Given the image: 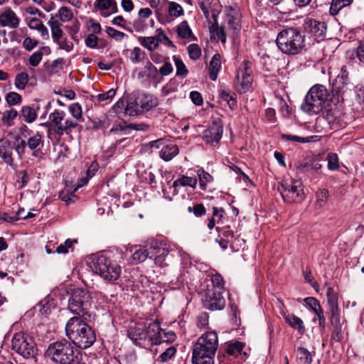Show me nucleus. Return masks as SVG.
<instances>
[{
    "label": "nucleus",
    "instance_id": "obj_1",
    "mask_svg": "<svg viewBox=\"0 0 364 364\" xmlns=\"http://www.w3.org/2000/svg\"><path fill=\"white\" fill-rule=\"evenodd\" d=\"M90 318L73 316L65 325V334L70 342L82 349L90 347L96 341L94 330L87 323Z\"/></svg>",
    "mask_w": 364,
    "mask_h": 364
},
{
    "label": "nucleus",
    "instance_id": "obj_2",
    "mask_svg": "<svg viewBox=\"0 0 364 364\" xmlns=\"http://www.w3.org/2000/svg\"><path fill=\"white\" fill-rule=\"evenodd\" d=\"M218 348V333L215 331L203 333L193 346V364H214Z\"/></svg>",
    "mask_w": 364,
    "mask_h": 364
},
{
    "label": "nucleus",
    "instance_id": "obj_3",
    "mask_svg": "<svg viewBox=\"0 0 364 364\" xmlns=\"http://www.w3.org/2000/svg\"><path fill=\"white\" fill-rule=\"evenodd\" d=\"M46 355L55 364H80L82 360L80 352L65 339L50 343Z\"/></svg>",
    "mask_w": 364,
    "mask_h": 364
},
{
    "label": "nucleus",
    "instance_id": "obj_4",
    "mask_svg": "<svg viewBox=\"0 0 364 364\" xmlns=\"http://www.w3.org/2000/svg\"><path fill=\"white\" fill-rule=\"evenodd\" d=\"M90 267L92 271L108 282L117 281L122 273L118 262L108 254H97L90 257Z\"/></svg>",
    "mask_w": 364,
    "mask_h": 364
},
{
    "label": "nucleus",
    "instance_id": "obj_5",
    "mask_svg": "<svg viewBox=\"0 0 364 364\" xmlns=\"http://www.w3.org/2000/svg\"><path fill=\"white\" fill-rule=\"evenodd\" d=\"M276 43L278 48L288 55H295L305 50V37L296 28L282 30L277 35Z\"/></svg>",
    "mask_w": 364,
    "mask_h": 364
},
{
    "label": "nucleus",
    "instance_id": "obj_6",
    "mask_svg": "<svg viewBox=\"0 0 364 364\" xmlns=\"http://www.w3.org/2000/svg\"><path fill=\"white\" fill-rule=\"evenodd\" d=\"M68 294V309L75 316L91 318L92 298L90 291L83 288H73Z\"/></svg>",
    "mask_w": 364,
    "mask_h": 364
},
{
    "label": "nucleus",
    "instance_id": "obj_7",
    "mask_svg": "<svg viewBox=\"0 0 364 364\" xmlns=\"http://www.w3.org/2000/svg\"><path fill=\"white\" fill-rule=\"evenodd\" d=\"M330 94L324 85H316L307 93L301 108L309 114L320 112L328 100Z\"/></svg>",
    "mask_w": 364,
    "mask_h": 364
},
{
    "label": "nucleus",
    "instance_id": "obj_8",
    "mask_svg": "<svg viewBox=\"0 0 364 364\" xmlns=\"http://www.w3.org/2000/svg\"><path fill=\"white\" fill-rule=\"evenodd\" d=\"M282 198L287 203H301L305 198L301 181L293 180L291 183L282 182L278 186Z\"/></svg>",
    "mask_w": 364,
    "mask_h": 364
},
{
    "label": "nucleus",
    "instance_id": "obj_9",
    "mask_svg": "<svg viewBox=\"0 0 364 364\" xmlns=\"http://www.w3.org/2000/svg\"><path fill=\"white\" fill-rule=\"evenodd\" d=\"M11 346L13 350L26 358L35 357L38 350L33 338L22 333L14 334Z\"/></svg>",
    "mask_w": 364,
    "mask_h": 364
},
{
    "label": "nucleus",
    "instance_id": "obj_10",
    "mask_svg": "<svg viewBox=\"0 0 364 364\" xmlns=\"http://www.w3.org/2000/svg\"><path fill=\"white\" fill-rule=\"evenodd\" d=\"M252 63L249 60H244L237 70L235 80V87L242 93L247 92L251 87L253 77L252 75Z\"/></svg>",
    "mask_w": 364,
    "mask_h": 364
},
{
    "label": "nucleus",
    "instance_id": "obj_11",
    "mask_svg": "<svg viewBox=\"0 0 364 364\" xmlns=\"http://www.w3.org/2000/svg\"><path fill=\"white\" fill-rule=\"evenodd\" d=\"M223 291L220 288H208L202 299L205 308L211 310H222L225 306V299Z\"/></svg>",
    "mask_w": 364,
    "mask_h": 364
},
{
    "label": "nucleus",
    "instance_id": "obj_12",
    "mask_svg": "<svg viewBox=\"0 0 364 364\" xmlns=\"http://www.w3.org/2000/svg\"><path fill=\"white\" fill-rule=\"evenodd\" d=\"M173 250L174 246L168 242H156L150 245V259L160 266L166 265V257Z\"/></svg>",
    "mask_w": 364,
    "mask_h": 364
},
{
    "label": "nucleus",
    "instance_id": "obj_13",
    "mask_svg": "<svg viewBox=\"0 0 364 364\" xmlns=\"http://www.w3.org/2000/svg\"><path fill=\"white\" fill-rule=\"evenodd\" d=\"M349 78L348 72L343 68L341 73L334 79L332 83V95L336 96L337 100H343V95L348 90Z\"/></svg>",
    "mask_w": 364,
    "mask_h": 364
},
{
    "label": "nucleus",
    "instance_id": "obj_14",
    "mask_svg": "<svg viewBox=\"0 0 364 364\" xmlns=\"http://www.w3.org/2000/svg\"><path fill=\"white\" fill-rule=\"evenodd\" d=\"M245 344L240 341L229 342L225 344V352L228 357L239 358L238 362H243L247 358V353L244 350Z\"/></svg>",
    "mask_w": 364,
    "mask_h": 364
},
{
    "label": "nucleus",
    "instance_id": "obj_15",
    "mask_svg": "<svg viewBox=\"0 0 364 364\" xmlns=\"http://www.w3.org/2000/svg\"><path fill=\"white\" fill-rule=\"evenodd\" d=\"M303 26L306 32L316 38L323 36L326 33L327 28L325 22L313 18L306 19Z\"/></svg>",
    "mask_w": 364,
    "mask_h": 364
},
{
    "label": "nucleus",
    "instance_id": "obj_16",
    "mask_svg": "<svg viewBox=\"0 0 364 364\" xmlns=\"http://www.w3.org/2000/svg\"><path fill=\"white\" fill-rule=\"evenodd\" d=\"M15 147V143L8 139L0 140V157L9 166L14 165V159L12 157L13 151Z\"/></svg>",
    "mask_w": 364,
    "mask_h": 364
},
{
    "label": "nucleus",
    "instance_id": "obj_17",
    "mask_svg": "<svg viewBox=\"0 0 364 364\" xmlns=\"http://www.w3.org/2000/svg\"><path fill=\"white\" fill-rule=\"evenodd\" d=\"M223 129L221 126L214 124L203 133V140L208 144L218 143L222 138Z\"/></svg>",
    "mask_w": 364,
    "mask_h": 364
},
{
    "label": "nucleus",
    "instance_id": "obj_18",
    "mask_svg": "<svg viewBox=\"0 0 364 364\" xmlns=\"http://www.w3.org/2000/svg\"><path fill=\"white\" fill-rule=\"evenodd\" d=\"M19 23L20 19L11 9H6L0 15V24L3 27L16 28Z\"/></svg>",
    "mask_w": 364,
    "mask_h": 364
},
{
    "label": "nucleus",
    "instance_id": "obj_19",
    "mask_svg": "<svg viewBox=\"0 0 364 364\" xmlns=\"http://www.w3.org/2000/svg\"><path fill=\"white\" fill-rule=\"evenodd\" d=\"M162 328L158 320L149 324L146 329V335L147 340L151 342V345H159V340L162 333Z\"/></svg>",
    "mask_w": 364,
    "mask_h": 364
},
{
    "label": "nucleus",
    "instance_id": "obj_20",
    "mask_svg": "<svg viewBox=\"0 0 364 364\" xmlns=\"http://www.w3.org/2000/svg\"><path fill=\"white\" fill-rule=\"evenodd\" d=\"M197 183L198 179L196 177L186 176L184 175L179 176V177L177 179H176L173 183V194L177 195L178 193V189L181 187L188 186L193 188H196Z\"/></svg>",
    "mask_w": 364,
    "mask_h": 364
},
{
    "label": "nucleus",
    "instance_id": "obj_21",
    "mask_svg": "<svg viewBox=\"0 0 364 364\" xmlns=\"http://www.w3.org/2000/svg\"><path fill=\"white\" fill-rule=\"evenodd\" d=\"M127 333L129 338L136 346H141V342H145L147 340L146 330L143 327H130Z\"/></svg>",
    "mask_w": 364,
    "mask_h": 364
},
{
    "label": "nucleus",
    "instance_id": "obj_22",
    "mask_svg": "<svg viewBox=\"0 0 364 364\" xmlns=\"http://www.w3.org/2000/svg\"><path fill=\"white\" fill-rule=\"evenodd\" d=\"M131 252H132L131 259L134 264L143 262L147 258H150V245L135 247Z\"/></svg>",
    "mask_w": 364,
    "mask_h": 364
},
{
    "label": "nucleus",
    "instance_id": "obj_23",
    "mask_svg": "<svg viewBox=\"0 0 364 364\" xmlns=\"http://www.w3.org/2000/svg\"><path fill=\"white\" fill-rule=\"evenodd\" d=\"M178 152L179 149L177 145L172 143H164L159 152V155L163 160L168 161L176 156Z\"/></svg>",
    "mask_w": 364,
    "mask_h": 364
},
{
    "label": "nucleus",
    "instance_id": "obj_24",
    "mask_svg": "<svg viewBox=\"0 0 364 364\" xmlns=\"http://www.w3.org/2000/svg\"><path fill=\"white\" fill-rule=\"evenodd\" d=\"M65 115V113L64 112L58 110H55L49 114V119L54 125L53 130L60 136L62 135V130L64 129L63 128V123L62 121L64 119Z\"/></svg>",
    "mask_w": 364,
    "mask_h": 364
},
{
    "label": "nucleus",
    "instance_id": "obj_25",
    "mask_svg": "<svg viewBox=\"0 0 364 364\" xmlns=\"http://www.w3.org/2000/svg\"><path fill=\"white\" fill-rule=\"evenodd\" d=\"M220 68H221V56L220 54L215 53L213 56V58L209 63V66H208L209 76L212 80H213V81L216 80V79L218 77V72L220 71Z\"/></svg>",
    "mask_w": 364,
    "mask_h": 364
},
{
    "label": "nucleus",
    "instance_id": "obj_26",
    "mask_svg": "<svg viewBox=\"0 0 364 364\" xmlns=\"http://www.w3.org/2000/svg\"><path fill=\"white\" fill-rule=\"evenodd\" d=\"M139 100V106L142 111L150 110L153 107H155L158 105L159 102L157 97L152 95H143L140 98H138Z\"/></svg>",
    "mask_w": 364,
    "mask_h": 364
},
{
    "label": "nucleus",
    "instance_id": "obj_27",
    "mask_svg": "<svg viewBox=\"0 0 364 364\" xmlns=\"http://www.w3.org/2000/svg\"><path fill=\"white\" fill-rule=\"evenodd\" d=\"M286 323H287L291 327L298 331L301 334H303L305 331V326L303 321L295 316L293 314H286L284 316Z\"/></svg>",
    "mask_w": 364,
    "mask_h": 364
},
{
    "label": "nucleus",
    "instance_id": "obj_28",
    "mask_svg": "<svg viewBox=\"0 0 364 364\" xmlns=\"http://www.w3.org/2000/svg\"><path fill=\"white\" fill-rule=\"evenodd\" d=\"M27 146L30 150L33 151V155L36 156V152L40 150L41 147L43 146L42 135L37 132L29 137L27 141Z\"/></svg>",
    "mask_w": 364,
    "mask_h": 364
},
{
    "label": "nucleus",
    "instance_id": "obj_29",
    "mask_svg": "<svg viewBox=\"0 0 364 364\" xmlns=\"http://www.w3.org/2000/svg\"><path fill=\"white\" fill-rule=\"evenodd\" d=\"M95 7L100 10H110L111 14H115L118 11L117 4L115 0H95Z\"/></svg>",
    "mask_w": 364,
    "mask_h": 364
},
{
    "label": "nucleus",
    "instance_id": "obj_30",
    "mask_svg": "<svg viewBox=\"0 0 364 364\" xmlns=\"http://www.w3.org/2000/svg\"><path fill=\"white\" fill-rule=\"evenodd\" d=\"M48 25L50 27L52 38L53 41L58 42L62 36L63 31L60 28L61 23L57 19H54V17H51L50 20L48 21Z\"/></svg>",
    "mask_w": 364,
    "mask_h": 364
},
{
    "label": "nucleus",
    "instance_id": "obj_31",
    "mask_svg": "<svg viewBox=\"0 0 364 364\" xmlns=\"http://www.w3.org/2000/svg\"><path fill=\"white\" fill-rule=\"evenodd\" d=\"M52 17H54V19L58 20L59 22L65 23L72 20L73 13L70 8L62 6L58 9V13Z\"/></svg>",
    "mask_w": 364,
    "mask_h": 364
},
{
    "label": "nucleus",
    "instance_id": "obj_32",
    "mask_svg": "<svg viewBox=\"0 0 364 364\" xmlns=\"http://www.w3.org/2000/svg\"><path fill=\"white\" fill-rule=\"evenodd\" d=\"M326 296L328 311L338 309L337 292L333 287H327Z\"/></svg>",
    "mask_w": 364,
    "mask_h": 364
},
{
    "label": "nucleus",
    "instance_id": "obj_33",
    "mask_svg": "<svg viewBox=\"0 0 364 364\" xmlns=\"http://www.w3.org/2000/svg\"><path fill=\"white\" fill-rule=\"evenodd\" d=\"M197 174L199 179V186L201 190L205 191L207 189L208 183L213 181V177L208 172L205 171L203 168L197 171Z\"/></svg>",
    "mask_w": 364,
    "mask_h": 364
},
{
    "label": "nucleus",
    "instance_id": "obj_34",
    "mask_svg": "<svg viewBox=\"0 0 364 364\" xmlns=\"http://www.w3.org/2000/svg\"><path fill=\"white\" fill-rule=\"evenodd\" d=\"M138 41L143 47L150 51H153L158 48L157 39L155 36H139Z\"/></svg>",
    "mask_w": 364,
    "mask_h": 364
},
{
    "label": "nucleus",
    "instance_id": "obj_35",
    "mask_svg": "<svg viewBox=\"0 0 364 364\" xmlns=\"http://www.w3.org/2000/svg\"><path fill=\"white\" fill-rule=\"evenodd\" d=\"M20 117H23V120L28 123L34 122L37 118V113L31 107L24 106L21 109Z\"/></svg>",
    "mask_w": 364,
    "mask_h": 364
},
{
    "label": "nucleus",
    "instance_id": "obj_36",
    "mask_svg": "<svg viewBox=\"0 0 364 364\" xmlns=\"http://www.w3.org/2000/svg\"><path fill=\"white\" fill-rule=\"evenodd\" d=\"M316 203L315 206L316 208H321L323 207L328 199V190L323 188L318 190L316 193Z\"/></svg>",
    "mask_w": 364,
    "mask_h": 364
},
{
    "label": "nucleus",
    "instance_id": "obj_37",
    "mask_svg": "<svg viewBox=\"0 0 364 364\" xmlns=\"http://www.w3.org/2000/svg\"><path fill=\"white\" fill-rule=\"evenodd\" d=\"M141 112L142 110L140 108L139 102L138 103L136 100H134L127 103L124 113L125 115L135 117Z\"/></svg>",
    "mask_w": 364,
    "mask_h": 364
},
{
    "label": "nucleus",
    "instance_id": "obj_38",
    "mask_svg": "<svg viewBox=\"0 0 364 364\" xmlns=\"http://www.w3.org/2000/svg\"><path fill=\"white\" fill-rule=\"evenodd\" d=\"M173 59L176 65V75L182 77H186L188 73V70L183 60L175 55L173 57Z\"/></svg>",
    "mask_w": 364,
    "mask_h": 364
},
{
    "label": "nucleus",
    "instance_id": "obj_39",
    "mask_svg": "<svg viewBox=\"0 0 364 364\" xmlns=\"http://www.w3.org/2000/svg\"><path fill=\"white\" fill-rule=\"evenodd\" d=\"M353 0H333L330 6V12L333 15H336L344 6L350 5Z\"/></svg>",
    "mask_w": 364,
    "mask_h": 364
},
{
    "label": "nucleus",
    "instance_id": "obj_40",
    "mask_svg": "<svg viewBox=\"0 0 364 364\" xmlns=\"http://www.w3.org/2000/svg\"><path fill=\"white\" fill-rule=\"evenodd\" d=\"M156 39H157V46H159V44L163 43L166 46L168 47H174L173 43L171 41L169 40L166 34L165 33L164 31L162 28H157L156 30Z\"/></svg>",
    "mask_w": 364,
    "mask_h": 364
},
{
    "label": "nucleus",
    "instance_id": "obj_41",
    "mask_svg": "<svg viewBox=\"0 0 364 364\" xmlns=\"http://www.w3.org/2000/svg\"><path fill=\"white\" fill-rule=\"evenodd\" d=\"M177 33L182 38H188L192 36V31L186 21H182L178 26Z\"/></svg>",
    "mask_w": 364,
    "mask_h": 364
},
{
    "label": "nucleus",
    "instance_id": "obj_42",
    "mask_svg": "<svg viewBox=\"0 0 364 364\" xmlns=\"http://www.w3.org/2000/svg\"><path fill=\"white\" fill-rule=\"evenodd\" d=\"M176 353V348L173 346H170L166 349L156 359L157 362L166 363L170 360Z\"/></svg>",
    "mask_w": 364,
    "mask_h": 364
},
{
    "label": "nucleus",
    "instance_id": "obj_43",
    "mask_svg": "<svg viewBox=\"0 0 364 364\" xmlns=\"http://www.w3.org/2000/svg\"><path fill=\"white\" fill-rule=\"evenodd\" d=\"M28 81V75L27 73L21 72L16 75L15 77V86L18 90H23Z\"/></svg>",
    "mask_w": 364,
    "mask_h": 364
},
{
    "label": "nucleus",
    "instance_id": "obj_44",
    "mask_svg": "<svg viewBox=\"0 0 364 364\" xmlns=\"http://www.w3.org/2000/svg\"><path fill=\"white\" fill-rule=\"evenodd\" d=\"M178 82L176 79L171 78L161 89V93L164 96H166L172 92H175L178 90Z\"/></svg>",
    "mask_w": 364,
    "mask_h": 364
},
{
    "label": "nucleus",
    "instance_id": "obj_45",
    "mask_svg": "<svg viewBox=\"0 0 364 364\" xmlns=\"http://www.w3.org/2000/svg\"><path fill=\"white\" fill-rule=\"evenodd\" d=\"M188 53L191 59L196 60L201 56V49L198 44H190L188 48Z\"/></svg>",
    "mask_w": 364,
    "mask_h": 364
},
{
    "label": "nucleus",
    "instance_id": "obj_46",
    "mask_svg": "<svg viewBox=\"0 0 364 364\" xmlns=\"http://www.w3.org/2000/svg\"><path fill=\"white\" fill-rule=\"evenodd\" d=\"M210 31L215 33L218 39L221 41L223 43L226 42V34L223 26L219 27L217 22H215L210 28Z\"/></svg>",
    "mask_w": 364,
    "mask_h": 364
},
{
    "label": "nucleus",
    "instance_id": "obj_47",
    "mask_svg": "<svg viewBox=\"0 0 364 364\" xmlns=\"http://www.w3.org/2000/svg\"><path fill=\"white\" fill-rule=\"evenodd\" d=\"M187 210L189 213H193L196 217H201L206 213V209L202 203L195 204L193 207L189 206Z\"/></svg>",
    "mask_w": 364,
    "mask_h": 364
},
{
    "label": "nucleus",
    "instance_id": "obj_48",
    "mask_svg": "<svg viewBox=\"0 0 364 364\" xmlns=\"http://www.w3.org/2000/svg\"><path fill=\"white\" fill-rule=\"evenodd\" d=\"M330 314V321L333 327H342L339 309L328 311Z\"/></svg>",
    "mask_w": 364,
    "mask_h": 364
},
{
    "label": "nucleus",
    "instance_id": "obj_49",
    "mask_svg": "<svg viewBox=\"0 0 364 364\" xmlns=\"http://www.w3.org/2000/svg\"><path fill=\"white\" fill-rule=\"evenodd\" d=\"M18 116V112L11 109L10 110L6 111L3 114L2 122L4 124L7 125H11L12 121Z\"/></svg>",
    "mask_w": 364,
    "mask_h": 364
},
{
    "label": "nucleus",
    "instance_id": "obj_50",
    "mask_svg": "<svg viewBox=\"0 0 364 364\" xmlns=\"http://www.w3.org/2000/svg\"><path fill=\"white\" fill-rule=\"evenodd\" d=\"M328 168L331 171H335L338 168V157L335 153H329L327 156Z\"/></svg>",
    "mask_w": 364,
    "mask_h": 364
},
{
    "label": "nucleus",
    "instance_id": "obj_51",
    "mask_svg": "<svg viewBox=\"0 0 364 364\" xmlns=\"http://www.w3.org/2000/svg\"><path fill=\"white\" fill-rule=\"evenodd\" d=\"M168 13L172 16L178 17L183 15V9L180 4L176 2H171L168 7Z\"/></svg>",
    "mask_w": 364,
    "mask_h": 364
},
{
    "label": "nucleus",
    "instance_id": "obj_52",
    "mask_svg": "<svg viewBox=\"0 0 364 364\" xmlns=\"http://www.w3.org/2000/svg\"><path fill=\"white\" fill-rule=\"evenodd\" d=\"M300 354L299 359L306 364H311L312 363V357L310 352L305 348L299 347L297 349Z\"/></svg>",
    "mask_w": 364,
    "mask_h": 364
},
{
    "label": "nucleus",
    "instance_id": "obj_53",
    "mask_svg": "<svg viewBox=\"0 0 364 364\" xmlns=\"http://www.w3.org/2000/svg\"><path fill=\"white\" fill-rule=\"evenodd\" d=\"M176 339V334L173 331L165 332L164 329L159 340V345L164 343H171Z\"/></svg>",
    "mask_w": 364,
    "mask_h": 364
},
{
    "label": "nucleus",
    "instance_id": "obj_54",
    "mask_svg": "<svg viewBox=\"0 0 364 364\" xmlns=\"http://www.w3.org/2000/svg\"><path fill=\"white\" fill-rule=\"evenodd\" d=\"M21 96L15 92H9L6 96V101L9 105H15L21 102Z\"/></svg>",
    "mask_w": 364,
    "mask_h": 364
},
{
    "label": "nucleus",
    "instance_id": "obj_55",
    "mask_svg": "<svg viewBox=\"0 0 364 364\" xmlns=\"http://www.w3.org/2000/svg\"><path fill=\"white\" fill-rule=\"evenodd\" d=\"M144 70L148 77L156 78L159 75V70L151 62L146 63Z\"/></svg>",
    "mask_w": 364,
    "mask_h": 364
},
{
    "label": "nucleus",
    "instance_id": "obj_56",
    "mask_svg": "<svg viewBox=\"0 0 364 364\" xmlns=\"http://www.w3.org/2000/svg\"><path fill=\"white\" fill-rule=\"evenodd\" d=\"M43 53L42 51L37 50L34 52L29 58V64L33 67H36L39 65L42 60Z\"/></svg>",
    "mask_w": 364,
    "mask_h": 364
},
{
    "label": "nucleus",
    "instance_id": "obj_57",
    "mask_svg": "<svg viewBox=\"0 0 364 364\" xmlns=\"http://www.w3.org/2000/svg\"><path fill=\"white\" fill-rule=\"evenodd\" d=\"M144 55V52L141 50L139 47H134L131 52L130 59L132 63H138L141 60L142 56Z\"/></svg>",
    "mask_w": 364,
    "mask_h": 364
},
{
    "label": "nucleus",
    "instance_id": "obj_58",
    "mask_svg": "<svg viewBox=\"0 0 364 364\" xmlns=\"http://www.w3.org/2000/svg\"><path fill=\"white\" fill-rule=\"evenodd\" d=\"M107 33L112 37V38L115 39L117 41H121L123 38L125 36V33L116 30L115 28L112 27H107Z\"/></svg>",
    "mask_w": 364,
    "mask_h": 364
},
{
    "label": "nucleus",
    "instance_id": "obj_59",
    "mask_svg": "<svg viewBox=\"0 0 364 364\" xmlns=\"http://www.w3.org/2000/svg\"><path fill=\"white\" fill-rule=\"evenodd\" d=\"M304 302L307 306H309L315 313L318 309H321V306L318 301L314 297H307L304 299Z\"/></svg>",
    "mask_w": 364,
    "mask_h": 364
},
{
    "label": "nucleus",
    "instance_id": "obj_60",
    "mask_svg": "<svg viewBox=\"0 0 364 364\" xmlns=\"http://www.w3.org/2000/svg\"><path fill=\"white\" fill-rule=\"evenodd\" d=\"M208 314L203 312L200 314L197 317V326L200 328H204L208 325Z\"/></svg>",
    "mask_w": 364,
    "mask_h": 364
},
{
    "label": "nucleus",
    "instance_id": "obj_61",
    "mask_svg": "<svg viewBox=\"0 0 364 364\" xmlns=\"http://www.w3.org/2000/svg\"><path fill=\"white\" fill-rule=\"evenodd\" d=\"M69 111L77 119L82 117V108L78 103H74L69 106Z\"/></svg>",
    "mask_w": 364,
    "mask_h": 364
},
{
    "label": "nucleus",
    "instance_id": "obj_62",
    "mask_svg": "<svg viewBox=\"0 0 364 364\" xmlns=\"http://www.w3.org/2000/svg\"><path fill=\"white\" fill-rule=\"evenodd\" d=\"M38 44V41L34 39H32L31 37H26L23 41V48L28 50L31 51L34 48H36Z\"/></svg>",
    "mask_w": 364,
    "mask_h": 364
},
{
    "label": "nucleus",
    "instance_id": "obj_63",
    "mask_svg": "<svg viewBox=\"0 0 364 364\" xmlns=\"http://www.w3.org/2000/svg\"><path fill=\"white\" fill-rule=\"evenodd\" d=\"M85 45L90 48H97L98 38L94 33H90L87 36L85 41Z\"/></svg>",
    "mask_w": 364,
    "mask_h": 364
},
{
    "label": "nucleus",
    "instance_id": "obj_64",
    "mask_svg": "<svg viewBox=\"0 0 364 364\" xmlns=\"http://www.w3.org/2000/svg\"><path fill=\"white\" fill-rule=\"evenodd\" d=\"M173 70V66L169 61H164V65L159 70V73L163 76L169 75Z\"/></svg>",
    "mask_w": 364,
    "mask_h": 364
}]
</instances>
